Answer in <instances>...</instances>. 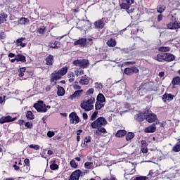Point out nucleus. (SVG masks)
Masks as SVG:
<instances>
[{
  "instance_id": "nucleus-1",
  "label": "nucleus",
  "mask_w": 180,
  "mask_h": 180,
  "mask_svg": "<svg viewBox=\"0 0 180 180\" xmlns=\"http://www.w3.org/2000/svg\"><path fill=\"white\" fill-rule=\"evenodd\" d=\"M94 103H95V98L91 96L89 99L82 102L80 106L85 112H89L94 109Z\"/></svg>"
},
{
  "instance_id": "nucleus-2",
  "label": "nucleus",
  "mask_w": 180,
  "mask_h": 180,
  "mask_svg": "<svg viewBox=\"0 0 180 180\" xmlns=\"http://www.w3.org/2000/svg\"><path fill=\"white\" fill-rule=\"evenodd\" d=\"M134 4V0H125V2L120 4L121 9H124L127 13H133L134 12V8L131 7V5Z\"/></svg>"
},
{
  "instance_id": "nucleus-3",
  "label": "nucleus",
  "mask_w": 180,
  "mask_h": 180,
  "mask_svg": "<svg viewBox=\"0 0 180 180\" xmlns=\"http://www.w3.org/2000/svg\"><path fill=\"white\" fill-rule=\"evenodd\" d=\"M108 121L105 117H100L96 120L91 122V126L93 129H101L102 126H106Z\"/></svg>"
},
{
  "instance_id": "nucleus-4",
  "label": "nucleus",
  "mask_w": 180,
  "mask_h": 180,
  "mask_svg": "<svg viewBox=\"0 0 180 180\" xmlns=\"http://www.w3.org/2000/svg\"><path fill=\"white\" fill-rule=\"evenodd\" d=\"M144 116L148 123H153V122H155V120H157V115L149 110L144 112Z\"/></svg>"
},
{
  "instance_id": "nucleus-5",
  "label": "nucleus",
  "mask_w": 180,
  "mask_h": 180,
  "mask_svg": "<svg viewBox=\"0 0 180 180\" xmlns=\"http://www.w3.org/2000/svg\"><path fill=\"white\" fill-rule=\"evenodd\" d=\"M73 65L80 68H86L89 65V61L86 59L77 60L73 61Z\"/></svg>"
},
{
  "instance_id": "nucleus-6",
  "label": "nucleus",
  "mask_w": 180,
  "mask_h": 180,
  "mask_svg": "<svg viewBox=\"0 0 180 180\" xmlns=\"http://www.w3.org/2000/svg\"><path fill=\"white\" fill-rule=\"evenodd\" d=\"M34 108L37 110V112H41L42 113L47 112L46 104L43 103V101H40L37 103H35L34 105Z\"/></svg>"
},
{
  "instance_id": "nucleus-7",
  "label": "nucleus",
  "mask_w": 180,
  "mask_h": 180,
  "mask_svg": "<svg viewBox=\"0 0 180 180\" xmlns=\"http://www.w3.org/2000/svg\"><path fill=\"white\" fill-rule=\"evenodd\" d=\"M69 119L70 120L71 124H77L79 123V117H78L75 112L70 114Z\"/></svg>"
},
{
  "instance_id": "nucleus-8",
  "label": "nucleus",
  "mask_w": 180,
  "mask_h": 180,
  "mask_svg": "<svg viewBox=\"0 0 180 180\" xmlns=\"http://www.w3.org/2000/svg\"><path fill=\"white\" fill-rule=\"evenodd\" d=\"M126 75H131L133 74H137L139 72V69L136 67L127 68L124 70Z\"/></svg>"
},
{
  "instance_id": "nucleus-9",
  "label": "nucleus",
  "mask_w": 180,
  "mask_h": 180,
  "mask_svg": "<svg viewBox=\"0 0 180 180\" xmlns=\"http://www.w3.org/2000/svg\"><path fill=\"white\" fill-rule=\"evenodd\" d=\"M61 77L63 76L60 72H58V71H55L51 75V82H56V81H58V79H61Z\"/></svg>"
},
{
  "instance_id": "nucleus-10",
  "label": "nucleus",
  "mask_w": 180,
  "mask_h": 180,
  "mask_svg": "<svg viewBox=\"0 0 180 180\" xmlns=\"http://www.w3.org/2000/svg\"><path fill=\"white\" fill-rule=\"evenodd\" d=\"M16 120V117L12 118L11 116H6V117H2L0 118V123L1 124H4V123H9V122H15Z\"/></svg>"
},
{
  "instance_id": "nucleus-11",
  "label": "nucleus",
  "mask_w": 180,
  "mask_h": 180,
  "mask_svg": "<svg viewBox=\"0 0 180 180\" xmlns=\"http://www.w3.org/2000/svg\"><path fill=\"white\" fill-rule=\"evenodd\" d=\"M84 94V90H77L75 91V93L72 95H70L68 98V99H71V101H74V99H77L81 96Z\"/></svg>"
},
{
  "instance_id": "nucleus-12",
  "label": "nucleus",
  "mask_w": 180,
  "mask_h": 180,
  "mask_svg": "<svg viewBox=\"0 0 180 180\" xmlns=\"http://www.w3.org/2000/svg\"><path fill=\"white\" fill-rule=\"evenodd\" d=\"M74 46H79L80 47H85L86 46V39L82 38L74 42Z\"/></svg>"
},
{
  "instance_id": "nucleus-13",
  "label": "nucleus",
  "mask_w": 180,
  "mask_h": 180,
  "mask_svg": "<svg viewBox=\"0 0 180 180\" xmlns=\"http://www.w3.org/2000/svg\"><path fill=\"white\" fill-rule=\"evenodd\" d=\"M94 26L96 29H103L105 26V20L103 18L98 20L94 22Z\"/></svg>"
},
{
  "instance_id": "nucleus-14",
  "label": "nucleus",
  "mask_w": 180,
  "mask_h": 180,
  "mask_svg": "<svg viewBox=\"0 0 180 180\" xmlns=\"http://www.w3.org/2000/svg\"><path fill=\"white\" fill-rule=\"evenodd\" d=\"M179 27H180V23L178 22V21L167 24V29L174 30L175 29H179Z\"/></svg>"
},
{
  "instance_id": "nucleus-15",
  "label": "nucleus",
  "mask_w": 180,
  "mask_h": 180,
  "mask_svg": "<svg viewBox=\"0 0 180 180\" xmlns=\"http://www.w3.org/2000/svg\"><path fill=\"white\" fill-rule=\"evenodd\" d=\"M157 130V127H155V124H153L152 125L145 128V133H155Z\"/></svg>"
},
{
  "instance_id": "nucleus-16",
  "label": "nucleus",
  "mask_w": 180,
  "mask_h": 180,
  "mask_svg": "<svg viewBox=\"0 0 180 180\" xmlns=\"http://www.w3.org/2000/svg\"><path fill=\"white\" fill-rule=\"evenodd\" d=\"M144 117H146V116H144V112L143 113L142 112H139L134 116V119L136 122H143V120H144Z\"/></svg>"
},
{
  "instance_id": "nucleus-17",
  "label": "nucleus",
  "mask_w": 180,
  "mask_h": 180,
  "mask_svg": "<svg viewBox=\"0 0 180 180\" xmlns=\"http://www.w3.org/2000/svg\"><path fill=\"white\" fill-rule=\"evenodd\" d=\"M15 60L17 63H19V61L21 63H26V56L22 54H18L15 56Z\"/></svg>"
},
{
  "instance_id": "nucleus-18",
  "label": "nucleus",
  "mask_w": 180,
  "mask_h": 180,
  "mask_svg": "<svg viewBox=\"0 0 180 180\" xmlns=\"http://www.w3.org/2000/svg\"><path fill=\"white\" fill-rule=\"evenodd\" d=\"M155 60H156L157 61H165V53H161L158 54L155 57Z\"/></svg>"
},
{
  "instance_id": "nucleus-19",
  "label": "nucleus",
  "mask_w": 180,
  "mask_h": 180,
  "mask_svg": "<svg viewBox=\"0 0 180 180\" xmlns=\"http://www.w3.org/2000/svg\"><path fill=\"white\" fill-rule=\"evenodd\" d=\"M172 99H174V96L172 94H165L163 95L162 101L164 102H167V101H169V102H171V101H172Z\"/></svg>"
},
{
  "instance_id": "nucleus-20",
  "label": "nucleus",
  "mask_w": 180,
  "mask_h": 180,
  "mask_svg": "<svg viewBox=\"0 0 180 180\" xmlns=\"http://www.w3.org/2000/svg\"><path fill=\"white\" fill-rule=\"evenodd\" d=\"M174 60H175V56L169 53H165V61H174Z\"/></svg>"
},
{
  "instance_id": "nucleus-21",
  "label": "nucleus",
  "mask_w": 180,
  "mask_h": 180,
  "mask_svg": "<svg viewBox=\"0 0 180 180\" xmlns=\"http://www.w3.org/2000/svg\"><path fill=\"white\" fill-rule=\"evenodd\" d=\"M54 61V56L49 55L46 58V65H53V62Z\"/></svg>"
},
{
  "instance_id": "nucleus-22",
  "label": "nucleus",
  "mask_w": 180,
  "mask_h": 180,
  "mask_svg": "<svg viewBox=\"0 0 180 180\" xmlns=\"http://www.w3.org/2000/svg\"><path fill=\"white\" fill-rule=\"evenodd\" d=\"M136 172V166L134 167V168L130 171V172H126L124 174L125 179H130L131 178V175H133Z\"/></svg>"
},
{
  "instance_id": "nucleus-23",
  "label": "nucleus",
  "mask_w": 180,
  "mask_h": 180,
  "mask_svg": "<svg viewBox=\"0 0 180 180\" xmlns=\"http://www.w3.org/2000/svg\"><path fill=\"white\" fill-rule=\"evenodd\" d=\"M97 102H100L101 103H105L106 102V98H105V96L102 94H99L97 96Z\"/></svg>"
},
{
  "instance_id": "nucleus-24",
  "label": "nucleus",
  "mask_w": 180,
  "mask_h": 180,
  "mask_svg": "<svg viewBox=\"0 0 180 180\" xmlns=\"http://www.w3.org/2000/svg\"><path fill=\"white\" fill-rule=\"evenodd\" d=\"M6 18H8V15L5 13H1L0 14V25H2V23H5V22H6Z\"/></svg>"
},
{
  "instance_id": "nucleus-25",
  "label": "nucleus",
  "mask_w": 180,
  "mask_h": 180,
  "mask_svg": "<svg viewBox=\"0 0 180 180\" xmlns=\"http://www.w3.org/2000/svg\"><path fill=\"white\" fill-rule=\"evenodd\" d=\"M79 84H81V85H88V84H89V80L86 77L84 76L79 80Z\"/></svg>"
},
{
  "instance_id": "nucleus-26",
  "label": "nucleus",
  "mask_w": 180,
  "mask_h": 180,
  "mask_svg": "<svg viewBox=\"0 0 180 180\" xmlns=\"http://www.w3.org/2000/svg\"><path fill=\"white\" fill-rule=\"evenodd\" d=\"M65 94V90H64V88H63L62 86H58V91H57L58 96H64Z\"/></svg>"
},
{
  "instance_id": "nucleus-27",
  "label": "nucleus",
  "mask_w": 180,
  "mask_h": 180,
  "mask_svg": "<svg viewBox=\"0 0 180 180\" xmlns=\"http://www.w3.org/2000/svg\"><path fill=\"white\" fill-rule=\"evenodd\" d=\"M127 131L126 130H119L117 131L115 136L116 137H123L124 136H126Z\"/></svg>"
},
{
  "instance_id": "nucleus-28",
  "label": "nucleus",
  "mask_w": 180,
  "mask_h": 180,
  "mask_svg": "<svg viewBox=\"0 0 180 180\" xmlns=\"http://www.w3.org/2000/svg\"><path fill=\"white\" fill-rule=\"evenodd\" d=\"M103 106H105V104H103V103H101L99 101H96V105H95V109L96 110H101V109H102V108H103Z\"/></svg>"
},
{
  "instance_id": "nucleus-29",
  "label": "nucleus",
  "mask_w": 180,
  "mask_h": 180,
  "mask_svg": "<svg viewBox=\"0 0 180 180\" xmlns=\"http://www.w3.org/2000/svg\"><path fill=\"white\" fill-rule=\"evenodd\" d=\"M84 167L86 168V169H94V162H86L84 163Z\"/></svg>"
},
{
  "instance_id": "nucleus-30",
  "label": "nucleus",
  "mask_w": 180,
  "mask_h": 180,
  "mask_svg": "<svg viewBox=\"0 0 180 180\" xmlns=\"http://www.w3.org/2000/svg\"><path fill=\"white\" fill-rule=\"evenodd\" d=\"M68 71V67L65 66L64 68H62L60 69L58 72L63 77V75H65L66 72Z\"/></svg>"
},
{
  "instance_id": "nucleus-31",
  "label": "nucleus",
  "mask_w": 180,
  "mask_h": 180,
  "mask_svg": "<svg viewBox=\"0 0 180 180\" xmlns=\"http://www.w3.org/2000/svg\"><path fill=\"white\" fill-rule=\"evenodd\" d=\"M107 44L110 47H115V46H116V40L111 39L107 41Z\"/></svg>"
},
{
  "instance_id": "nucleus-32",
  "label": "nucleus",
  "mask_w": 180,
  "mask_h": 180,
  "mask_svg": "<svg viewBox=\"0 0 180 180\" xmlns=\"http://www.w3.org/2000/svg\"><path fill=\"white\" fill-rule=\"evenodd\" d=\"M24 72H26V68H20L19 70H18V77H23L25 75V73Z\"/></svg>"
},
{
  "instance_id": "nucleus-33",
  "label": "nucleus",
  "mask_w": 180,
  "mask_h": 180,
  "mask_svg": "<svg viewBox=\"0 0 180 180\" xmlns=\"http://www.w3.org/2000/svg\"><path fill=\"white\" fill-rule=\"evenodd\" d=\"M172 85H180L179 77H176L172 79Z\"/></svg>"
},
{
  "instance_id": "nucleus-34",
  "label": "nucleus",
  "mask_w": 180,
  "mask_h": 180,
  "mask_svg": "<svg viewBox=\"0 0 180 180\" xmlns=\"http://www.w3.org/2000/svg\"><path fill=\"white\" fill-rule=\"evenodd\" d=\"M173 151H174V153H179L180 141L177 142L176 144L173 147Z\"/></svg>"
},
{
  "instance_id": "nucleus-35",
  "label": "nucleus",
  "mask_w": 180,
  "mask_h": 180,
  "mask_svg": "<svg viewBox=\"0 0 180 180\" xmlns=\"http://www.w3.org/2000/svg\"><path fill=\"white\" fill-rule=\"evenodd\" d=\"M26 117L29 119L30 120H32V119H34V116L33 115V112L32 111H27L26 113Z\"/></svg>"
},
{
  "instance_id": "nucleus-36",
  "label": "nucleus",
  "mask_w": 180,
  "mask_h": 180,
  "mask_svg": "<svg viewBox=\"0 0 180 180\" xmlns=\"http://www.w3.org/2000/svg\"><path fill=\"white\" fill-rule=\"evenodd\" d=\"M26 23H29V19L26 18H21L19 21L20 25H26Z\"/></svg>"
},
{
  "instance_id": "nucleus-37",
  "label": "nucleus",
  "mask_w": 180,
  "mask_h": 180,
  "mask_svg": "<svg viewBox=\"0 0 180 180\" xmlns=\"http://www.w3.org/2000/svg\"><path fill=\"white\" fill-rule=\"evenodd\" d=\"M50 168L52 171H56V169H58V165L56 164V161H53L50 165Z\"/></svg>"
},
{
  "instance_id": "nucleus-38",
  "label": "nucleus",
  "mask_w": 180,
  "mask_h": 180,
  "mask_svg": "<svg viewBox=\"0 0 180 180\" xmlns=\"http://www.w3.org/2000/svg\"><path fill=\"white\" fill-rule=\"evenodd\" d=\"M158 13H162L165 11V6L164 5H159L157 8Z\"/></svg>"
},
{
  "instance_id": "nucleus-39",
  "label": "nucleus",
  "mask_w": 180,
  "mask_h": 180,
  "mask_svg": "<svg viewBox=\"0 0 180 180\" xmlns=\"http://www.w3.org/2000/svg\"><path fill=\"white\" fill-rule=\"evenodd\" d=\"M91 141V136H87L84 140V147H88V143Z\"/></svg>"
},
{
  "instance_id": "nucleus-40",
  "label": "nucleus",
  "mask_w": 180,
  "mask_h": 180,
  "mask_svg": "<svg viewBox=\"0 0 180 180\" xmlns=\"http://www.w3.org/2000/svg\"><path fill=\"white\" fill-rule=\"evenodd\" d=\"M134 137V134L131 133V132H129L127 134L126 140H127V141H130V140H131V139H133Z\"/></svg>"
},
{
  "instance_id": "nucleus-41",
  "label": "nucleus",
  "mask_w": 180,
  "mask_h": 180,
  "mask_svg": "<svg viewBox=\"0 0 180 180\" xmlns=\"http://www.w3.org/2000/svg\"><path fill=\"white\" fill-rule=\"evenodd\" d=\"M171 49L169 46H161L159 48V51L165 52V51H169Z\"/></svg>"
},
{
  "instance_id": "nucleus-42",
  "label": "nucleus",
  "mask_w": 180,
  "mask_h": 180,
  "mask_svg": "<svg viewBox=\"0 0 180 180\" xmlns=\"http://www.w3.org/2000/svg\"><path fill=\"white\" fill-rule=\"evenodd\" d=\"M94 88H96V89H102V88H103V85H102V83L96 82L94 84Z\"/></svg>"
},
{
  "instance_id": "nucleus-43",
  "label": "nucleus",
  "mask_w": 180,
  "mask_h": 180,
  "mask_svg": "<svg viewBox=\"0 0 180 180\" xmlns=\"http://www.w3.org/2000/svg\"><path fill=\"white\" fill-rule=\"evenodd\" d=\"M30 148H32L33 150H40V146L36 144H31L29 146Z\"/></svg>"
},
{
  "instance_id": "nucleus-44",
  "label": "nucleus",
  "mask_w": 180,
  "mask_h": 180,
  "mask_svg": "<svg viewBox=\"0 0 180 180\" xmlns=\"http://www.w3.org/2000/svg\"><path fill=\"white\" fill-rule=\"evenodd\" d=\"M96 117H98V111L97 110L94 111V112L91 115V120L94 121L96 119Z\"/></svg>"
},
{
  "instance_id": "nucleus-45",
  "label": "nucleus",
  "mask_w": 180,
  "mask_h": 180,
  "mask_svg": "<svg viewBox=\"0 0 180 180\" xmlns=\"http://www.w3.org/2000/svg\"><path fill=\"white\" fill-rule=\"evenodd\" d=\"M44 32H46V27H44L38 29V32L39 34H44Z\"/></svg>"
},
{
  "instance_id": "nucleus-46",
  "label": "nucleus",
  "mask_w": 180,
  "mask_h": 180,
  "mask_svg": "<svg viewBox=\"0 0 180 180\" xmlns=\"http://www.w3.org/2000/svg\"><path fill=\"white\" fill-rule=\"evenodd\" d=\"M70 165L72 168H77V167H78V165H77V162H75V160H71Z\"/></svg>"
},
{
  "instance_id": "nucleus-47",
  "label": "nucleus",
  "mask_w": 180,
  "mask_h": 180,
  "mask_svg": "<svg viewBox=\"0 0 180 180\" xmlns=\"http://www.w3.org/2000/svg\"><path fill=\"white\" fill-rule=\"evenodd\" d=\"M25 126L27 129H32V127H33V124H32V122H26Z\"/></svg>"
},
{
  "instance_id": "nucleus-48",
  "label": "nucleus",
  "mask_w": 180,
  "mask_h": 180,
  "mask_svg": "<svg viewBox=\"0 0 180 180\" xmlns=\"http://www.w3.org/2000/svg\"><path fill=\"white\" fill-rule=\"evenodd\" d=\"M134 180H148V177H147V176H139V177H136Z\"/></svg>"
},
{
  "instance_id": "nucleus-49",
  "label": "nucleus",
  "mask_w": 180,
  "mask_h": 180,
  "mask_svg": "<svg viewBox=\"0 0 180 180\" xmlns=\"http://www.w3.org/2000/svg\"><path fill=\"white\" fill-rule=\"evenodd\" d=\"M96 133H106V129L105 128H98V130H96Z\"/></svg>"
},
{
  "instance_id": "nucleus-50",
  "label": "nucleus",
  "mask_w": 180,
  "mask_h": 180,
  "mask_svg": "<svg viewBox=\"0 0 180 180\" xmlns=\"http://www.w3.org/2000/svg\"><path fill=\"white\" fill-rule=\"evenodd\" d=\"M141 151L143 153V154H146V153L148 152V150L147 149V146H141Z\"/></svg>"
},
{
  "instance_id": "nucleus-51",
  "label": "nucleus",
  "mask_w": 180,
  "mask_h": 180,
  "mask_svg": "<svg viewBox=\"0 0 180 180\" xmlns=\"http://www.w3.org/2000/svg\"><path fill=\"white\" fill-rule=\"evenodd\" d=\"M25 38H21V39H17V46H20L22 41H23V40H25Z\"/></svg>"
},
{
  "instance_id": "nucleus-52",
  "label": "nucleus",
  "mask_w": 180,
  "mask_h": 180,
  "mask_svg": "<svg viewBox=\"0 0 180 180\" xmlns=\"http://www.w3.org/2000/svg\"><path fill=\"white\" fill-rule=\"evenodd\" d=\"M54 131H49L47 132L48 137H53L54 136Z\"/></svg>"
},
{
  "instance_id": "nucleus-53",
  "label": "nucleus",
  "mask_w": 180,
  "mask_h": 180,
  "mask_svg": "<svg viewBox=\"0 0 180 180\" xmlns=\"http://www.w3.org/2000/svg\"><path fill=\"white\" fill-rule=\"evenodd\" d=\"M92 94H94V88H91L86 91V95H91Z\"/></svg>"
},
{
  "instance_id": "nucleus-54",
  "label": "nucleus",
  "mask_w": 180,
  "mask_h": 180,
  "mask_svg": "<svg viewBox=\"0 0 180 180\" xmlns=\"http://www.w3.org/2000/svg\"><path fill=\"white\" fill-rule=\"evenodd\" d=\"M85 25H87V28H86V30H88L89 27H91V22L89 20L85 21L84 22Z\"/></svg>"
},
{
  "instance_id": "nucleus-55",
  "label": "nucleus",
  "mask_w": 180,
  "mask_h": 180,
  "mask_svg": "<svg viewBox=\"0 0 180 180\" xmlns=\"http://www.w3.org/2000/svg\"><path fill=\"white\" fill-rule=\"evenodd\" d=\"M24 162L26 165V167H29V164H30V160L29 159H25L24 160Z\"/></svg>"
},
{
  "instance_id": "nucleus-56",
  "label": "nucleus",
  "mask_w": 180,
  "mask_h": 180,
  "mask_svg": "<svg viewBox=\"0 0 180 180\" xmlns=\"http://www.w3.org/2000/svg\"><path fill=\"white\" fill-rule=\"evenodd\" d=\"M68 78H74V77H75L74 72H69L68 75Z\"/></svg>"
},
{
  "instance_id": "nucleus-57",
  "label": "nucleus",
  "mask_w": 180,
  "mask_h": 180,
  "mask_svg": "<svg viewBox=\"0 0 180 180\" xmlns=\"http://www.w3.org/2000/svg\"><path fill=\"white\" fill-rule=\"evenodd\" d=\"M162 20V15L160 14L158 15V22H161Z\"/></svg>"
},
{
  "instance_id": "nucleus-58",
  "label": "nucleus",
  "mask_w": 180,
  "mask_h": 180,
  "mask_svg": "<svg viewBox=\"0 0 180 180\" xmlns=\"http://www.w3.org/2000/svg\"><path fill=\"white\" fill-rule=\"evenodd\" d=\"M82 117H83V119H84V120H86V119H88V114H86V112H84V113L82 114Z\"/></svg>"
},
{
  "instance_id": "nucleus-59",
  "label": "nucleus",
  "mask_w": 180,
  "mask_h": 180,
  "mask_svg": "<svg viewBox=\"0 0 180 180\" xmlns=\"http://www.w3.org/2000/svg\"><path fill=\"white\" fill-rule=\"evenodd\" d=\"M147 146V142L146 141H141V147Z\"/></svg>"
},
{
  "instance_id": "nucleus-60",
  "label": "nucleus",
  "mask_w": 180,
  "mask_h": 180,
  "mask_svg": "<svg viewBox=\"0 0 180 180\" xmlns=\"http://www.w3.org/2000/svg\"><path fill=\"white\" fill-rule=\"evenodd\" d=\"M0 39H5V33L4 32H0Z\"/></svg>"
},
{
  "instance_id": "nucleus-61",
  "label": "nucleus",
  "mask_w": 180,
  "mask_h": 180,
  "mask_svg": "<svg viewBox=\"0 0 180 180\" xmlns=\"http://www.w3.org/2000/svg\"><path fill=\"white\" fill-rule=\"evenodd\" d=\"M103 180H117L115 176H112L111 178L109 179L108 178L104 179Z\"/></svg>"
},
{
  "instance_id": "nucleus-62",
  "label": "nucleus",
  "mask_w": 180,
  "mask_h": 180,
  "mask_svg": "<svg viewBox=\"0 0 180 180\" xmlns=\"http://www.w3.org/2000/svg\"><path fill=\"white\" fill-rule=\"evenodd\" d=\"M74 89H76V90H79L81 89V86H78V85H75L73 86Z\"/></svg>"
},
{
  "instance_id": "nucleus-63",
  "label": "nucleus",
  "mask_w": 180,
  "mask_h": 180,
  "mask_svg": "<svg viewBox=\"0 0 180 180\" xmlns=\"http://www.w3.org/2000/svg\"><path fill=\"white\" fill-rule=\"evenodd\" d=\"M53 44H55V46H56V49H58V47H60V42L56 41Z\"/></svg>"
},
{
  "instance_id": "nucleus-64",
  "label": "nucleus",
  "mask_w": 180,
  "mask_h": 180,
  "mask_svg": "<svg viewBox=\"0 0 180 180\" xmlns=\"http://www.w3.org/2000/svg\"><path fill=\"white\" fill-rule=\"evenodd\" d=\"M8 57H10L11 58H13V57H16V56L15 55V53H10L8 54Z\"/></svg>"
}]
</instances>
